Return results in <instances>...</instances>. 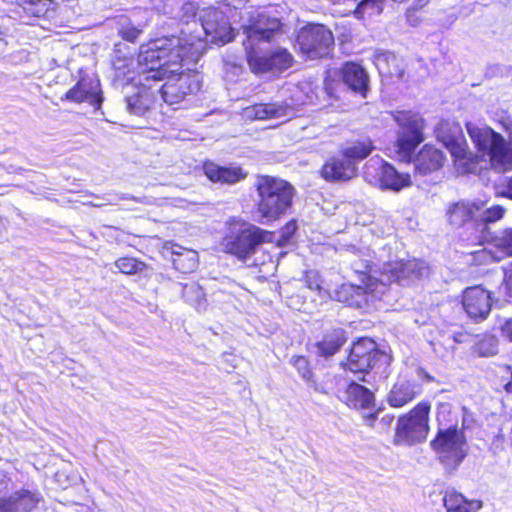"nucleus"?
I'll return each mask as SVG.
<instances>
[{
	"instance_id": "f257e3e1",
	"label": "nucleus",
	"mask_w": 512,
	"mask_h": 512,
	"mask_svg": "<svg viewBox=\"0 0 512 512\" xmlns=\"http://www.w3.org/2000/svg\"><path fill=\"white\" fill-rule=\"evenodd\" d=\"M203 43L196 39L189 47L177 38H157L141 45L138 54L139 82L143 86L136 94L127 95V109L135 115H142L155 101V91L150 81L161 79L169 69L181 60H195L203 50Z\"/></svg>"
},
{
	"instance_id": "f03ea898",
	"label": "nucleus",
	"mask_w": 512,
	"mask_h": 512,
	"mask_svg": "<svg viewBox=\"0 0 512 512\" xmlns=\"http://www.w3.org/2000/svg\"><path fill=\"white\" fill-rule=\"evenodd\" d=\"M241 29L246 35L244 42L247 61L256 74L283 71L293 64V56L287 49L277 48L268 53L257 50L261 42L277 40L283 34L282 23L265 9L244 8L239 13Z\"/></svg>"
},
{
	"instance_id": "7ed1b4c3",
	"label": "nucleus",
	"mask_w": 512,
	"mask_h": 512,
	"mask_svg": "<svg viewBox=\"0 0 512 512\" xmlns=\"http://www.w3.org/2000/svg\"><path fill=\"white\" fill-rule=\"evenodd\" d=\"M374 266L366 262L363 265L366 271L355 267V271L361 275V284H342L335 293L337 300L361 308L368 303L369 296L381 298L386 293L388 284L397 282L408 285L429 274L427 264L417 259L384 263L379 277L376 276Z\"/></svg>"
},
{
	"instance_id": "20e7f679",
	"label": "nucleus",
	"mask_w": 512,
	"mask_h": 512,
	"mask_svg": "<svg viewBox=\"0 0 512 512\" xmlns=\"http://www.w3.org/2000/svg\"><path fill=\"white\" fill-rule=\"evenodd\" d=\"M259 196L257 213L261 223L277 220L292 205L294 188L286 181L259 176L256 183Z\"/></svg>"
},
{
	"instance_id": "39448f33",
	"label": "nucleus",
	"mask_w": 512,
	"mask_h": 512,
	"mask_svg": "<svg viewBox=\"0 0 512 512\" xmlns=\"http://www.w3.org/2000/svg\"><path fill=\"white\" fill-rule=\"evenodd\" d=\"M467 132L483 156H488L493 169L505 172L512 169V143L486 125L468 122Z\"/></svg>"
},
{
	"instance_id": "423d86ee",
	"label": "nucleus",
	"mask_w": 512,
	"mask_h": 512,
	"mask_svg": "<svg viewBox=\"0 0 512 512\" xmlns=\"http://www.w3.org/2000/svg\"><path fill=\"white\" fill-rule=\"evenodd\" d=\"M449 413L450 406L448 404H441L437 413L440 427L431 445L445 467L454 470L466 457L468 445L461 429L453 425L446 427L443 424L445 415Z\"/></svg>"
},
{
	"instance_id": "0eeeda50",
	"label": "nucleus",
	"mask_w": 512,
	"mask_h": 512,
	"mask_svg": "<svg viewBox=\"0 0 512 512\" xmlns=\"http://www.w3.org/2000/svg\"><path fill=\"white\" fill-rule=\"evenodd\" d=\"M272 241V233L251 223L233 220L222 239L221 246L226 253L245 260L255 253L257 247Z\"/></svg>"
},
{
	"instance_id": "6e6552de",
	"label": "nucleus",
	"mask_w": 512,
	"mask_h": 512,
	"mask_svg": "<svg viewBox=\"0 0 512 512\" xmlns=\"http://www.w3.org/2000/svg\"><path fill=\"white\" fill-rule=\"evenodd\" d=\"M200 58L201 55L195 60L183 59L177 65H169L168 71L164 70L165 75L161 79L152 81L156 83L167 79L165 84L156 90L160 93L165 103L170 106L180 104L187 96L196 93L200 89L201 84L198 74L184 73L182 71L184 64L196 63Z\"/></svg>"
},
{
	"instance_id": "1a4fd4ad",
	"label": "nucleus",
	"mask_w": 512,
	"mask_h": 512,
	"mask_svg": "<svg viewBox=\"0 0 512 512\" xmlns=\"http://www.w3.org/2000/svg\"><path fill=\"white\" fill-rule=\"evenodd\" d=\"M200 25L207 38L204 41L199 35H193L182 30L180 36H171L170 38L181 39L182 44L189 47V43L194 40H200L204 47L201 56L204 53L207 42L224 45L234 38V29L231 27L223 11L217 8L203 9L200 14Z\"/></svg>"
},
{
	"instance_id": "9d476101",
	"label": "nucleus",
	"mask_w": 512,
	"mask_h": 512,
	"mask_svg": "<svg viewBox=\"0 0 512 512\" xmlns=\"http://www.w3.org/2000/svg\"><path fill=\"white\" fill-rule=\"evenodd\" d=\"M430 409V402L422 401L400 416L396 424L394 443L413 445L425 441L429 433Z\"/></svg>"
},
{
	"instance_id": "9b49d317",
	"label": "nucleus",
	"mask_w": 512,
	"mask_h": 512,
	"mask_svg": "<svg viewBox=\"0 0 512 512\" xmlns=\"http://www.w3.org/2000/svg\"><path fill=\"white\" fill-rule=\"evenodd\" d=\"M300 52L308 59L328 57L333 50L334 36L321 24H308L302 27L297 35Z\"/></svg>"
},
{
	"instance_id": "f8f14e48",
	"label": "nucleus",
	"mask_w": 512,
	"mask_h": 512,
	"mask_svg": "<svg viewBox=\"0 0 512 512\" xmlns=\"http://www.w3.org/2000/svg\"><path fill=\"white\" fill-rule=\"evenodd\" d=\"M398 124L397 148L403 159L410 158L416 147L424 140L423 118L412 111H395L392 113Z\"/></svg>"
},
{
	"instance_id": "ddd939ff",
	"label": "nucleus",
	"mask_w": 512,
	"mask_h": 512,
	"mask_svg": "<svg viewBox=\"0 0 512 512\" xmlns=\"http://www.w3.org/2000/svg\"><path fill=\"white\" fill-rule=\"evenodd\" d=\"M365 179L382 190L399 192L411 186L408 173L398 172L391 164L380 159H371L364 171Z\"/></svg>"
},
{
	"instance_id": "4468645a",
	"label": "nucleus",
	"mask_w": 512,
	"mask_h": 512,
	"mask_svg": "<svg viewBox=\"0 0 512 512\" xmlns=\"http://www.w3.org/2000/svg\"><path fill=\"white\" fill-rule=\"evenodd\" d=\"M382 355L376 349V343L370 338H361L351 348L345 367L354 374H364L375 365Z\"/></svg>"
},
{
	"instance_id": "2eb2a0df",
	"label": "nucleus",
	"mask_w": 512,
	"mask_h": 512,
	"mask_svg": "<svg viewBox=\"0 0 512 512\" xmlns=\"http://www.w3.org/2000/svg\"><path fill=\"white\" fill-rule=\"evenodd\" d=\"M481 209V200H461L450 204L446 215L451 226L460 228L470 225L477 233V222Z\"/></svg>"
},
{
	"instance_id": "dca6fc26",
	"label": "nucleus",
	"mask_w": 512,
	"mask_h": 512,
	"mask_svg": "<svg viewBox=\"0 0 512 512\" xmlns=\"http://www.w3.org/2000/svg\"><path fill=\"white\" fill-rule=\"evenodd\" d=\"M463 307L468 316L475 320L485 319L491 311V296L480 286L468 287L463 293Z\"/></svg>"
},
{
	"instance_id": "f3484780",
	"label": "nucleus",
	"mask_w": 512,
	"mask_h": 512,
	"mask_svg": "<svg viewBox=\"0 0 512 512\" xmlns=\"http://www.w3.org/2000/svg\"><path fill=\"white\" fill-rule=\"evenodd\" d=\"M65 97L76 103L87 102L96 109L100 108L103 101L99 80L90 77L81 78Z\"/></svg>"
},
{
	"instance_id": "a211bd4d",
	"label": "nucleus",
	"mask_w": 512,
	"mask_h": 512,
	"mask_svg": "<svg viewBox=\"0 0 512 512\" xmlns=\"http://www.w3.org/2000/svg\"><path fill=\"white\" fill-rule=\"evenodd\" d=\"M338 398L352 408H368L374 401L373 393L356 381H350L346 387L338 391Z\"/></svg>"
},
{
	"instance_id": "6ab92c4d",
	"label": "nucleus",
	"mask_w": 512,
	"mask_h": 512,
	"mask_svg": "<svg viewBox=\"0 0 512 512\" xmlns=\"http://www.w3.org/2000/svg\"><path fill=\"white\" fill-rule=\"evenodd\" d=\"M357 168L343 156L333 157L322 167L321 174L328 181H347L356 175Z\"/></svg>"
},
{
	"instance_id": "aec40b11",
	"label": "nucleus",
	"mask_w": 512,
	"mask_h": 512,
	"mask_svg": "<svg viewBox=\"0 0 512 512\" xmlns=\"http://www.w3.org/2000/svg\"><path fill=\"white\" fill-rule=\"evenodd\" d=\"M343 82L354 92L366 97L369 77L364 68L354 62H347L341 68Z\"/></svg>"
},
{
	"instance_id": "412c9836",
	"label": "nucleus",
	"mask_w": 512,
	"mask_h": 512,
	"mask_svg": "<svg viewBox=\"0 0 512 512\" xmlns=\"http://www.w3.org/2000/svg\"><path fill=\"white\" fill-rule=\"evenodd\" d=\"M421 393V387L415 382L400 380L396 382L387 395L391 407L401 408L413 401Z\"/></svg>"
},
{
	"instance_id": "4be33fe9",
	"label": "nucleus",
	"mask_w": 512,
	"mask_h": 512,
	"mask_svg": "<svg viewBox=\"0 0 512 512\" xmlns=\"http://www.w3.org/2000/svg\"><path fill=\"white\" fill-rule=\"evenodd\" d=\"M292 109L281 103H260L244 109V116L249 119L266 120L287 117Z\"/></svg>"
},
{
	"instance_id": "5701e85b",
	"label": "nucleus",
	"mask_w": 512,
	"mask_h": 512,
	"mask_svg": "<svg viewBox=\"0 0 512 512\" xmlns=\"http://www.w3.org/2000/svg\"><path fill=\"white\" fill-rule=\"evenodd\" d=\"M203 170L212 182L225 184H234L247 176V173L240 167H222L213 162H206Z\"/></svg>"
},
{
	"instance_id": "b1692460",
	"label": "nucleus",
	"mask_w": 512,
	"mask_h": 512,
	"mask_svg": "<svg viewBox=\"0 0 512 512\" xmlns=\"http://www.w3.org/2000/svg\"><path fill=\"white\" fill-rule=\"evenodd\" d=\"M38 501V496L27 490L15 492L0 502V512H30Z\"/></svg>"
},
{
	"instance_id": "393cba45",
	"label": "nucleus",
	"mask_w": 512,
	"mask_h": 512,
	"mask_svg": "<svg viewBox=\"0 0 512 512\" xmlns=\"http://www.w3.org/2000/svg\"><path fill=\"white\" fill-rule=\"evenodd\" d=\"M443 506L446 512H478L482 508V501L467 499L456 490H447L443 496Z\"/></svg>"
},
{
	"instance_id": "a878e982",
	"label": "nucleus",
	"mask_w": 512,
	"mask_h": 512,
	"mask_svg": "<svg viewBox=\"0 0 512 512\" xmlns=\"http://www.w3.org/2000/svg\"><path fill=\"white\" fill-rule=\"evenodd\" d=\"M444 162L443 153L432 146L425 145L414 160L415 169L420 174L438 170Z\"/></svg>"
},
{
	"instance_id": "bb28decb",
	"label": "nucleus",
	"mask_w": 512,
	"mask_h": 512,
	"mask_svg": "<svg viewBox=\"0 0 512 512\" xmlns=\"http://www.w3.org/2000/svg\"><path fill=\"white\" fill-rule=\"evenodd\" d=\"M346 338L342 329H334L326 333L321 341L312 346V352L320 357L328 358L339 351Z\"/></svg>"
},
{
	"instance_id": "cd10ccee",
	"label": "nucleus",
	"mask_w": 512,
	"mask_h": 512,
	"mask_svg": "<svg viewBox=\"0 0 512 512\" xmlns=\"http://www.w3.org/2000/svg\"><path fill=\"white\" fill-rule=\"evenodd\" d=\"M505 213V209L500 205H495L490 208H485V202L482 201V209L478 216L477 222V235L475 239L479 242L487 240V224L494 223L500 220Z\"/></svg>"
},
{
	"instance_id": "c85d7f7f",
	"label": "nucleus",
	"mask_w": 512,
	"mask_h": 512,
	"mask_svg": "<svg viewBox=\"0 0 512 512\" xmlns=\"http://www.w3.org/2000/svg\"><path fill=\"white\" fill-rule=\"evenodd\" d=\"M173 265L182 273L193 272L198 267V253L191 249L175 245L172 248Z\"/></svg>"
},
{
	"instance_id": "c756f323",
	"label": "nucleus",
	"mask_w": 512,
	"mask_h": 512,
	"mask_svg": "<svg viewBox=\"0 0 512 512\" xmlns=\"http://www.w3.org/2000/svg\"><path fill=\"white\" fill-rule=\"evenodd\" d=\"M374 147L370 140L353 142L341 151V156L346 160H351L356 163L368 157L373 151Z\"/></svg>"
},
{
	"instance_id": "7c9ffc66",
	"label": "nucleus",
	"mask_w": 512,
	"mask_h": 512,
	"mask_svg": "<svg viewBox=\"0 0 512 512\" xmlns=\"http://www.w3.org/2000/svg\"><path fill=\"white\" fill-rule=\"evenodd\" d=\"M446 147L455 158L456 162H461L463 165H467L465 170L471 172L473 168L468 164V161L472 159V154L468 151L467 144L462 139L450 138L445 142Z\"/></svg>"
},
{
	"instance_id": "2f4dec72",
	"label": "nucleus",
	"mask_w": 512,
	"mask_h": 512,
	"mask_svg": "<svg viewBox=\"0 0 512 512\" xmlns=\"http://www.w3.org/2000/svg\"><path fill=\"white\" fill-rule=\"evenodd\" d=\"M293 366L296 368L300 376L307 381L316 391L327 393L323 386L318 385L313 380V373L310 369L308 360L303 356H295L291 360Z\"/></svg>"
},
{
	"instance_id": "473e14b6",
	"label": "nucleus",
	"mask_w": 512,
	"mask_h": 512,
	"mask_svg": "<svg viewBox=\"0 0 512 512\" xmlns=\"http://www.w3.org/2000/svg\"><path fill=\"white\" fill-rule=\"evenodd\" d=\"M182 296L186 302L197 309L202 308L205 300L202 288L195 282L183 285Z\"/></svg>"
},
{
	"instance_id": "72a5a7b5",
	"label": "nucleus",
	"mask_w": 512,
	"mask_h": 512,
	"mask_svg": "<svg viewBox=\"0 0 512 512\" xmlns=\"http://www.w3.org/2000/svg\"><path fill=\"white\" fill-rule=\"evenodd\" d=\"M115 267L124 274H136L142 272L146 265L131 257H121L115 261Z\"/></svg>"
},
{
	"instance_id": "f704fd0d",
	"label": "nucleus",
	"mask_w": 512,
	"mask_h": 512,
	"mask_svg": "<svg viewBox=\"0 0 512 512\" xmlns=\"http://www.w3.org/2000/svg\"><path fill=\"white\" fill-rule=\"evenodd\" d=\"M494 245L501 253L512 256V228L504 229L494 238Z\"/></svg>"
},
{
	"instance_id": "c9c22d12",
	"label": "nucleus",
	"mask_w": 512,
	"mask_h": 512,
	"mask_svg": "<svg viewBox=\"0 0 512 512\" xmlns=\"http://www.w3.org/2000/svg\"><path fill=\"white\" fill-rule=\"evenodd\" d=\"M381 11V3L378 0H362L358 4L354 13L358 18H362L365 14L370 16L378 15Z\"/></svg>"
},
{
	"instance_id": "e433bc0d",
	"label": "nucleus",
	"mask_w": 512,
	"mask_h": 512,
	"mask_svg": "<svg viewBox=\"0 0 512 512\" xmlns=\"http://www.w3.org/2000/svg\"><path fill=\"white\" fill-rule=\"evenodd\" d=\"M394 420V416L391 414H385L380 419H378L377 414H370L366 417V423L378 430L379 432H386L391 427Z\"/></svg>"
},
{
	"instance_id": "4c0bfd02",
	"label": "nucleus",
	"mask_w": 512,
	"mask_h": 512,
	"mask_svg": "<svg viewBox=\"0 0 512 512\" xmlns=\"http://www.w3.org/2000/svg\"><path fill=\"white\" fill-rule=\"evenodd\" d=\"M306 284L309 289L318 291L321 298L328 295V291L322 287V280L317 271L311 270L306 273Z\"/></svg>"
},
{
	"instance_id": "58836bf2",
	"label": "nucleus",
	"mask_w": 512,
	"mask_h": 512,
	"mask_svg": "<svg viewBox=\"0 0 512 512\" xmlns=\"http://www.w3.org/2000/svg\"><path fill=\"white\" fill-rule=\"evenodd\" d=\"M142 29L135 26H124L120 30L123 39L134 42L141 34Z\"/></svg>"
},
{
	"instance_id": "ea45409f",
	"label": "nucleus",
	"mask_w": 512,
	"mask_h": 512,
	"mask_svg": "<svg viewBox=\"0 0 512 512\" xmlns=\"http://www.w3.org/2000/svg\"><path fill=\"white\" fill-rule=\"evenodd\" d=\"M182 12L183 15L181 19L186 23L189 24L190 20L195 18L197 14V8L193 3H185L182 6Z\"/></svg>"
},
{
	"instance_id": "a19ab883",
	"label": "nucleus",
	"mask_w": 512,
	"mask_h": 512,
	"mask_svg": "<svg viewBox=\"0 0 512 512\" xmlns=\"http://www.w3.org/2000/svg\"><path fill=\"white\" fill-rule=\"evenodd\" d=\"M297 230L296 222H288L281 230V237L283 242H289Z\"/></svg>"
},
{
	"instance_id": "79ce46f5",
	"label": "nucleus",
	"mask_w": 512,
	"mask_h": 512,
	"mask_svg": "<svg viewBox=\"0 0 512 512\" xmlns=\"http://www.w3.org/2000/svg\"><path fill=\"white\" fill-rule=\"evenodd\" d=\"M52 0H38L35 4L37 6V13H45L49 10L50 6L54 5Z\"/></svg>"
},
{
	"instance_id": "37998d69",
	"label": "nucleus",
	"mask_w": 512,
	"mask_h": 512,
	"mask_svg": "<svg viewBox=\"0 0 512 512\" xmlns=\"http://www.w3.org/2000/svg\"><path fill=\"white\" fill-rule=\"evenodd\" d=\"M502 331L504 335L512 341V319L505 323Z\"/></svg>"
},
{
	"instance_id": "c03bdc74",
	"label": "nucleus",
	"mask_w": 512,
	"mask_h": 512,
	"mask_svg": "<svg viewBox=\"0 0 512 512\" xmlns=\"http://www.w3.org/2000/svg\"><path fill=\"white\" fill-rule=\"evenodd\" d=\"M505 283H506L507 291H508L509 295L512 297V271H510L509 273L506 274Z\"/></svg>"
},
{
	"instance_id": "a18cd8bd",
	"label": "nucleus",
	"mask_w": 512,
	"mask_h": 512,
	"mask_svg": "<svg viewBox=\"0 0 512 512\" xmlns=\"http://www.w3.org/2000/svg\"><path fill=\"white\" fill-rule=\"evenodd\" d=\"M502 196H506L512 199V177L509 179L506 189L500 193Z\"/></svg>"
},
{
	"instance_id": "49530a36",
	"label": "nucleus",
	"mask_w": 512,
	"mask_h": 512,
	"mask_svg": "<svg viewBox=\"0 0 512 512\" xmlns=\"http://www.w3.org/2000/svg\"><path fill=\"white\" fill-rule=\"evenodd\" d=\"M505 389L507 392H512V371H511V380L505 385Z\"/></svg>"
},
{
	"instance_id": "de8ad7c7",
	"label": "nucleus",
	"mask_w": 512,
	"mask_h": 512,
	"mask_svg": "<svg viewBox=\"0 0 512 512\" xmlns=\"http://www.w3.org/2000/svg\"><path fill=\"white\" fill-rule=\"evenodd\" d=\"M426 3H427V1L424 0L423 3H420V2L419 3H414V6H415V8H421V7L425 6Z\"/></svg>"
},
{
	"instance_id": "09e8293b",
	"label": "nucleus",
	"mask_w": 512,
	"mask_h": 512,
	"mask_svg": "<svg viewBox=\"0 0 512 512\" xmlns=\"http://www.w3.org/2000/svg\"><path fill=\"white\" fill-rule=\"evenodd\" d=\"M120 199H134V198H133V197H130V196H128V195H124V196H122Z\"/></svg>"
},
{
	"instance_id": "8fccbe9b",
	"label": "nucleus",
	"mask_w": 512,
	"mask_h": 512,
	"mask_svg": "<svg viewBox=\"0 0 512 512\" xmlns=\"http://www.w3.org/2000/svg\"><path fill=\"white\" fill-rule=\"evenodd\" d=\"M358 380L366 381V380H365V378H364V376H360V377H358Z\"/></svg>"
}]
</instances>
